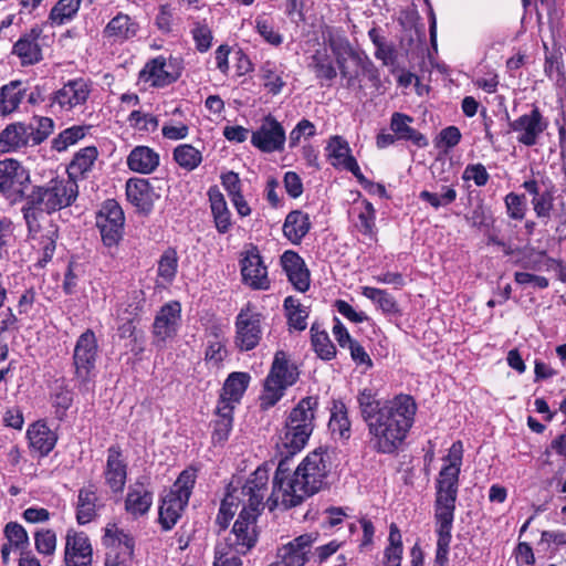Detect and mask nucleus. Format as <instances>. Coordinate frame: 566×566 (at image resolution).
<instances>
[{
	"mask_svg": "<svg viewBox=\"0 0 566 566\" xmlns=\"http://www.w3.org/2000/svg\"><path fill=\"white\" fill-rule=\"evenodd\" d=\"M360 415L368 428L369 447L384 454L396 452L411 429L417 405L409 395L381 401L369 389L359 392Z\"/></svg>",
	"mask_w": 566,
	"mask_h": 566,
	"instance_id": "nucleus-1",
	"label": "nucleus"
},
{
	"mask_svg": "<svg viewBox=\"0 0 566 566\" xmlns=\"http://www.w3.org/2000/svg\"><path fill=\"white\" fill-rule=\"evenodd\" d=\"M326 452L321 449L310 452L291 474L280 461L273 479V489L266 505L272 511L279 505L290 509L300 505L305 499L317 493L328 473Z\"/></svg>",
	"mask_w": 566,
	"mask_h": 566,
	"instance_id": "nucleus-2",
	"label": "nucleus"
},
{
	"mask_svg": "<svg viewBox=\"0 0 566 566\" xmlns=\"http://www.w3.org/2000/svg\"><path fill=\"white\" fill-rule=\"evenodd\" d=\"M463 458V446L455 441L449 448L439 478L434 502V522L437 551L434 566H448V555L451 543V531L454 518L455 501L458 494V480Z\"/></svg>",
	"mask_w": 566,
	"mask_h": 566,
	"instance_id": "nucleus-3",
	"label": "nucleus"
},
{
	"mask_svg": "<svg viewBox=\"0 0 566 566\" xmlns=\"http://www.w3.org/2000/svg\"><path fill=\"white\" fill-rule=\"evenodd\" d=\"M78 195V186L73 178L52 179L43 187H36L23 208L24 219L30 232H38L40 219L71 206Z\"/></svg>",
	"mask_w": 566,
	"mask_h": 566,
	"instance_id": "nucleus-4",
	"label": "nucleus"
},
{
	"mask_svg": "<svg viewBox=\"0 0 566 566\" xmlns=\"http://www.w3.org/2000/svg\"><path fill=\"white\" fill-rule=\"evenodd\" d=\"M317 399L305 397L291 410L277 442V449L286 455L300 452L314 430Z\"/></svg>",
	"mask_w": 566,
	"mask_h": 566,
	"instance_id": "nucleus-5",
	"label": "nucleus"
},
{
	"mask_svg": "<svg viewBox=\"0 0 566 566\" xmlns=\"http://www.w3.org/2000/svg\"><path fill=\"white\" fill-rule=\"evenodd\" d=\"M300 376L297 366L291 361L283 350H277L269 375L264 380V388L261 396L263 408L273 407L284 395L286 388L293 386Z\"/></svg>",
	"mask_w": 566,
	"mask_h": 566,
	"instance_id": "nucleus-6",
	"label": "nucleus"
},
{
	"mask_svg": "<svg viewBox=\"0 0 566 566\" xmlns=\"http://www.w3.org/2000/svg\"><path fill=\"white\" fill-rule=\"evenodd\" d=\"M98 343L95 333L86 329L76 339L73 350L74 379L80 391H88L96 375Z\"/></svg>",
	"mask_w": 566,
	"mask_h": 566,
	"instance_id": "nucleus-7",
	"label": "nucleus"
},
{
	"mask_svg": "<svg viewBox=\"0 0 566 566\" xmlns=\"http://www.w3.org/2000/svg\"><path fill=\"white\" fill-rule=\"evenodd\" d=\"M263 315L252 303L245 304L238 313L234 322V344L242 352L255 348L262 338Z\"/></svg>",
	"mask_w": 566,
	"mask_h": 566,
	"instance_id": "nucleus-8",
	"label": "nucleus"
},
{
	"mask_svg": "<svg viewBox=\"0 0 566 566\" xmlns=\"http://www.w3.org/2000/svg\"><path fill=\"white\" fill-rule=\"evenodd\" d=\"M258 516L256 513L241 511L232 531L223 542L218 543L216 546H226V549L238 555L248 554L258 542Z\"/></svg>",
	"mask_w": 566,
	"mask_h": 566,
	"instance_id": "nucleus-9",
	"label": "nucleus"
},
{
	"mask_svg": "<svg viewBox=\"0 0 566 566\" xmlns=\"http://www.w3.org/2000/svg\"><path fill=\"white\" fill-rule=\"evenodd\" d=\"M181 326V304L170 301L164 304L157 312L153 323V344L158 348H165L172 340Z\"/></svg>",
	"mask_w": 566,
	"mask_h": 566,
	"instance_id": "nucleus-10",
	"label": "nucleus"
},
{
	"mask_svg": "<svg viewBox=\"0 0 566 566\" xmlns=\"http://www.w3.org/2000/svg\"><path fill=\"white\" fill-rule=\"evenodd\" d=\"M328 45L335 55L336 63L343 77L349 82L358 76L359 69L365 67L367 56L356 51L348 39L340 34H329Z\"/></svg>",
	"mask_w": 566,
	"mask_h": 566,
	"instance_id": "nucleus-11",
	"label": "nucleus"
},
{
	"mask_svg": "<svg viewBox=\"0 0 566 566\" xmlns=\"http://www.w3.org/2000/svg\"><path fill=\"white\" fill-rule=\"evenodd\" d=\"M269 471L259 467L248 479L241 490H233L239 494L242 502L241 511H250L260 515L264 507V497L268 494Z\"/></svg>",
	"mask_w": 566,
	"mask_h": 566,
	"instance_id": "nucleus-12",
	"label": "nucleus"
},
{
	"mask_svg": "<svg viewBox=\"0 0 566 566\" xmlns=\"http://www.w3.org/2000/svg\"><path fill=\"white\" fill-rule=\"evenodd\" d=\"M29 180V171L18 160H0V192L9 200L21 199Z\"/></svg>",
	"mask_w": 566,
	"mask_h": 566,
	"instance_id": "nucleus-13",
	"label": "nucleus"
},
{
	"mask_svg": "<svg viewBox=\"0 0 566 566\" xmlns=\"http://www.w3.org/2000/svg\"><path fill=\"white\" fill-rule=\"evenodd\" d=\"M124 212L115 200H106L96 216V226L99 229L105 245L113 247L123 235Z\"/></svg>",
	"mask_w": 566,
	"mask_h": 566,
	"instance_id": "nucleus-14",
	"label": "nucleus"
},
{
	"mask_svg": "<svg viewBox=\"0 0 566 566\" xmlns=\"http://www.w3.org/2000/svg\"><path fill=\"white\" fill-rule=\"evenodd\" d=\"M547 127L548 122L538 107H533L530 113L510 123V128L516 134L517 142L527 147L535 146Z\"/></svg>",
	"mask_w": 566,
	"mask_h": 566,
	"instance_id": "nucleus-15",
	"label": "nucleus"
},
{
	"mask_svg": "<svg viewBox=\"0 0 566 566\" xmlns=\"http://www.w3.org/2000/svg\"><path fill=\"white\" fill-rule=\"evenodd\" d=\"M522 188L532 196V207L537 219L547 224L555 208V187L551 182L545 185L535 178L523 181Z\"/></svg>",
	"mask_w": 566,
	"mask_h": 566,
	"instance_id": "nucleus-16",
	"label": "nucleus"
},
{
	"mask_svg": "<svg viewBox=\"0 0 566 566\" xmlns=\"http://www.w3.org/2000/svg\"><path fill=\"white\" fill-rule=\"evenodd\" d=\"M91 92L92 86L87 80H70L54 93L51 106L61 112H73L86 103Z\"/></svg>",
	"mask_w": 566,
	"mask_h": 566,
	"instance_id": "nucleus-17",
	"label": "nucleus"
},
{
	"mask_svg": "<svg viewBox=\"0 0 566 566\" xmlns=\"http://www.w3.org/2000/svg\"><path fill=\"white\" fill-rule=\"evenodd\" d=\"M285 140L283 126L272 115L265 116L260 127L251 135V144L263 153L282 151Z\"/></svg>",
	"mask_w": 566,
	"mask_h": 566,
	"instance_id": "nucleus-18",
	"label": "nucleus"
},
{
	"mask_svg": "<svg viewBox=\"0 0 566 566\" xmlns=\"http://www.w3.org/2000/svg\"><path fill=\"white\" fill-rule=\"evenodd\" d=\"M316 533L302 534L277 549V566H304L310 558Z\"/></svg>",
	"mask_w": 566,
	"mask_h": 566,
	"instance_id": "nucleus-19",
	"label": "nucleus"
},
{
	"mask_svg": "<svg viewBox=\"0 0 566 566\" xmlns=\"http://www.w3.org/2000/svg\"><path fill=\"white\" fill-rule=\"evenodd\" d=\"M93 548L88 536L75 528L65 534L64 563L66 566H92Z\"/></svg>",
	"mask_w": 566,
	"mask_h": 566,
	"instance_id": "nucleus-20",
	"label": "nucleus"
},
{
	"mask_svg": "<svg viewBox=\"0 0 566 566\" xmlns=\"http://www.w3.org/2000/svg\"><path fill=\"white\" fill-rule=\"evenodd\" d=\"M241 274L244 284L253 290L270 289L268 268L255 247L245 251L241 260Z\"/></svg>",
	"mask_w": 566,
	"mask_h": 566,
	"instance_id": "nucleus-21",
	"label": "nucleus"
},
{
	"mask_svg": "<svg viewBox=\"0 0 566 566\" xmlns=\"http://www.w3.org/2000/svg\"><path fill=\"white\" fill-rule=\"evenodd\" d=\"M153 502V491L144 482L137 480L127 489L124 509L133 520H139L148 514Z\"/></svg>",
	"mask_w": 566,
	"mask_h": 566,
	"instance_id": "nucleus-22",
	"label": "nucleus"
},
{
	"mask_svg": "<svg viewBox=\"0 0 566 566\" xmlns=\"http://www.w3.org/2000/svg\"><path fill=\"white\" fill-rule=\"evenodd\" d=\"M104 478L112 492L118 493L124 490L127 480V461L118 446L107 449Z\"/></svg>",
	"mask_w": 566,
	"mask_h": 566,
	"instance_id": "nucleus-23",
	"label": "nucleus"
},
{
	"mask_svg": "<svg viewBox=\"0 0 566 566\" xmlns=\"http://www.w3.org/2000/svg\"><path fill=\"white\" fill-rule=\"evenodd\" d=\"M171 64L164 56H157L146 63L139 72V82L151 87H165L178 77L170 71Z\"/></svg>",
	"mask_w": 566,
	"mask_h": 566,
	"instance_id": "nucleus-24",
	"label": "nucleus"
},
{
	"mask_svg": "<svg viewBox=\"0 0 566 566\" xmlns=\"http://www.w3.org/2000/svg\"><path fill=\"white\" fill-rule=\"evenodd\" d=\"M126 196L128 201L138 210L148 212L158 199L149 180L144 178H130L126 182Z\"/></svg>",
	"mask_w": 566,
	"mask_h": 566,
	"instance_id": "nucleus-25",
	"label": "nucleus"
},
{
	"mask_svg": "<svg viewBox=\"0 0 566 566\" xmlns=\"http://www.w3.org/2000/svg\"><path fill=\"white\" fill-rule=\"evenodd\" d=\"M281 264L289 281L300 291L305 292L310 287V271L304 260L294 251H285L281 256Z\"/></svg>",
	"mask_w": 566,
	"mask_h": 566,
	"instance_id": "nucleus-26",
	"label": "nucleus"
},
{
	"mask_svg": "<svg viewBox=\"0 0 566 566\" xmlns=\"http://www.w3.org/2000/svg\"><path fill=\"white\" fill-rule=\"evenodd\" d=\"M42 29L34 27L14 43L12 53L20 59L22 65H32L41 61L42 50L39 44Z\"/></svg>",
	"mask_w": 566,
	"mask_h": 566,
	"instance_id": "nucleus-27",
	"label": "nucleus"
},
{
	"mask_svg": "<svg viewBox=\"0 0 566 566\" xmlns=\"http://www.w3.org/2000/svg\"><path fill=\"white\" fill-rule=\"evenodd\" d=\"M250 380L251 376L248 373H231L223 384L217 406L227 405L234 410L247 391Z\"/></svg>",
	"mask_w": 566,
	"mask_h": 566,
	"instance_id": "nucleus-28",
	"label": "nucleus"
},
{
	"mask_svg": "<svg viewBox=\"0 0 566 566\" xmlns=\"http://www.w3.org/2000/svg\"><path fill=\"white\" fill-rule=\"evenodd\" d=\"M127 166L132 171L148 175L157 169L160 157L148 146H136L127 156Z\"/></svg>",
	"mask_w": 566,
	"mask_h": 566,
	"instance_id": "nucleus-29",
	"label": "nucleus"
},
{
	"mask_svg": "<svg viewBox=\"0 0 566 566\" xmlns=\"http://www.w3.org/2000/svg\"><path fill=\"white\" fill-rule=\"evenodd\" d=\"M27 438L30 448L38 451L41 455H48L56 443L55 433L48 427L44 421H36L29 426Z\"/></svg>",
	"mask_w": 566,
	"mask_h": 566,
	"instance_id": "nucleus-30",
	"label": "nucleus"
},
{
	"mask_svg": "<svg viewBox=\"0 0 566 566\" xmlns=\"http://www.w3.org/2000/svg\"><path fill=\"white\" fill-rule=\"evenodd\" d=\"M310 229V217L301 210L291 211L283 223V234L293 244H300Z\"/></svg>",
	"mask_w": 566,
	"mask_h": 566,
	"instance_id": "nucleus-31",
	"label": "nucleus"
},
{
	"mask_svg": "<svg viewBox=\"0 0 566 566\" xmlns=\"http://www.w3.org/2000/svg\"><path fill=\"white\" fill-rule=\"evenodd\" d=\"M208 197L217 230L220 233L228 232L232 227V221L224 196L217 187H211L208 190Z\"/></svg>",
	"mask_w": 566,
	"mask_h": 566,
	"instance_id": "nucleus-32",
	"label": "nucleus"
},
{
	"mask_svg": "<svg viewBox=\"0 0 566 566\" xmlns=\"http://www.w3.org/2000/svg\"><path fill=\"white\" fill-rule=\"evenodd\" d=\"M412 122L413 119L406 114L394 113L390 119V129L397 139L410 140L419 147L427 146L426 137L410 126Z\"/></svg>",
	"mask_w": 566,
	"mask_h": 566,
	"instance_id": "nucleus-33",
	"label": "nucleus"
},
{
	"mask_svg": "<svg viewBox=\"0 0 566 566\" xmlns=\"http://www.w3.org/2000/svg\"><path fill=\"white\" fill-rule=\"evenodd\" d=\"M27 96V87L21 81H12L1 87L0 115L6 116L18 109Z\"/></svg>",
	"mask_w": 566,
	"mask_h": 566,
	"instance_id": "nucleus-34",
	"label": "nucleus"
},
{
	"mask_svg": "<svg viewBox=\"0 0 566 566\" xmlns=\"http://www.w3.org/2000/svg\"><path fill=\"white\" fill-rule=\"evenodd\" d=\"M31 144L27 124L13 123L0 134V147L3 151L15 150Z\"/></svg>",
	"mask_w": 566,
	"mask_h": 566,
	"instance_id": "nucleus-35",
	"label": "nucleus"
},
{
	"mask_svg": "<svg viewBox=\"0 0 566 566\" xmlns=\"http://www.w3.org/2000/svg\"><path fill=\"white\" fill-rule=\"evenodd\" d=\"M188 501L168 493L159 507V522L164 530L172 528L181 516Z\"/></svg>",
	"mask_w": 566,
	"mask_h": 566,
	"instance_id": "nucleus-36",
	"label": "nucleus"
},
{
	"mask_svg": "<svg viewBox=\"0 0 566 566\" xmlns=\"http://www.w3.org/2000/svg\"><path fill=\"white\" fill-rule=\"evenodd\" d=\"M138 24L125 13L119 12L105 27L104 33L107 38L115 40H128L136 35Z\"/></svg>",
	"mask_w": 566,
	"mask_h": 566,
	"instance_id": "nucleus-37",
	"label": "nucleus"
},
{
	"mask_svg": "<svg viewBox=\"0 0 566 566\" xmlns=\"http://www.w3.org/2000/svg\"><path fill=\"white\" fill-rule=\"evenodd\" d=\"M97 156L98 151L94 146H88L78 150L69 165L67 178H73L76 181V178L84 177L85 174L94 166Z\"/></svg>",
	"mask_w": 566,
	"mask_h": 566,
	"instance_id": "nucleus-38",
	"label": "nucleus"
},
{
	"mask_svg": "<svg viewBox=\"0 0 566 566\" xmlns=\"http://www.w3.org/2000/svg\"><path fill=\"white\" fill-rule=\"evenodd\" d=\"M104 541L107 545L118 548L116 555L125 558L133 557L135 547L134 538L123 530H119L115 524L108 525L105 528Z\"/></svg>",
	"mask_w": 566,
	"mask_h": 566,
	"instance_id": "nucleus-39",
	"label": "nucleus"
},
{
	"mask_svg": "<svg viewBox=\"0 0 566 566\" xmlns=\"http://www.w3.org/2000/svg\"><path fill=\"white\" fill-rule=\"evenodd\" d=\"M284 70L274 62L266 61L260 67V78L266 91L273 95H277L285 86Z\"/></svg>",
	"mask_w": 566,
	"mask_h": 566,
	"instance_id": "nucleus-40",
	"label": "nucleus"
},
{
	"mask_svg": "<svg viewBox=\"0 0 566 566\" xmlns=\"http://www.w3.org/2000/svg\"><path fill=\"white\" fill-rule=\"evenodd\" d=\"M83 0H59L51 9L48 21L52 27H61L72 21Z\"/></svg>",
	"mask_w": 566,
	"mask_h": 566,
	"instance_id": "nucleus-41",
	"label": "nucleus"
},
{
	"mask_svg": "<svg viewBox=\"0 0 566 566\" xmlns=\"http://www.w3.org/2000/svg\"><path fill=\"white\" fill-rule=\"evenodd\" d=\"M361 295L370 300L386 315L400 314L397 301L386 290L371 286H364L361 287Z\"/></svg>",
	"mask_w": 566,
	"mask_h": 566,
	"instance_id": "nucleus-42",
	"label": "nucleus"
},
{
	"mask_svg": "<svg viewBox=\"0 0 566 566\" xmlns=\"http://www.w3.org/2000/svg\"><path fill=\"white\" fill-rule=\"evenodd\" d=\"M217 419L213 421L212 441L213 443L223 444L232 430L233 409L227 405L217 406Z\"/></svg>",
	"mask_w": 566,
	"mask_h": 566,
	"instance_id": "nucleus-43",
	"label": "nucleus"
},
{
	"mask_svg": "<svg viewBox=\"0 0 566 566\" xmlns=\"http://www.w3.org/2000/svg\"><path fill=\"white\" fill-rule=\"evenodd\" d=\"M96 493L88 489H81L76 503V521L81 525H85L93 521L96 516Z\"/></svg>",
	"mask_w": 566,
	"mask_h": 566,
	"instance_id": "nucleus-44",
	"label": "nucleus"
},
{
	"mask_svg": "<svg viewBox=\"0 0 566 566\" xmlns=\"http://www.w3.org/2000/svg\"><path fill=\"white\" fill-rule=\"evenodd\" d=\"M178 270V254L174 248H168L163 252L158 260L157 276L158 281L163 284H170L177 274Z\"/></svg>",
	"mask_w": 566,
	"mask_h": 566,
	"instance_id": "nucleus-45",
	"label": "nucleus"
},
{
	"mask_svg": "<svg viewBox=\"0 0 566 566\" xmlns=\"http://www.w3.org/2000/svg\"><path fill=\"white\" fill-rule=\"evenodd\" d=\"M352 213L357 217V221L355 222V227L364 234L371 235L375 230V209L373 205L363 200L360 202L355 203L352 209Z\"/></svg>",
	"mask_w": 566,
	"mask_h": 566,
	"instance_id": "nucleus-46",
	"label": "nucleus"
},
{
	"mask_svg": "<svg viewBox=\"0 0 566 566\" xmlns=\"http://www.w3.org/2000/svg\"><path fill=\"white\" fill-rule=\"evenodd\" d=\"M328 428L334 437L348 439L350 436V422L346 407L343 402H335L332 409Z\"/></svg>",
	"mask_w": 566,
	"mask_h": 566,
	"instance_id": "nucleus-47",
	"label": "nucleus"
},
{
	"mask_svg": "<svg viewBox=\"0 0 566 566\" xmlns=\"http://www.w3.org/2000/svg\"><path fill=\"white\" fill-rule=\"evenodd\" d=\"M458 192L453 186H441L439 191L422 190L419 193L420 200L438 210L448 207L455 201Z\"/></svg>",
	"mask_w": 566,
	"mask_h": 566,
	"instance_id": "nucleus-48",
	"label": "nucleus"
},
{
	"mask_svg": "<svg viewBox=\"0 0 566 566\" xmlns=\"http://www.w3.org/2000/svg\"><path fill=\"white\" fill-rule=\"evenodd\" d=\"M312 334V346L317 354L324 360H331L336 355V348L332 343L328 334L321 329L317 324H313L311 327Z\"/></svg>",
	"mask_w": 566,
	"mask_h": 566,
	"instance_id": "nucleus-49",
	"label": "nucleus"
},
{
	"mask_svg": "<svg viewBox=\"0 0 566 566\" xmlns=\"http://www.w3.org/2000/svg\"><path fill=\"white\" fill-rule=\"evenodd\" d=\"M175 161L184 169L191 171L202 161L201 151L190 144H182L174 150Z\"/></svg>",
	"mask_w": 566,
	"mask_h": 566,
	"instance_id": "nucleus-50",
	"label": "nucleus"
},
{
	"mask_svg": "<svg viewBox=\"0 0 566 566\" xmlns=\"http://www.w3.org/2000/svg\"><path fill=\"white\" fill-rule=\"evenodd\" d=\"M31 145H40L53 132L54 123L50 117L34 116L29 124H27Z\"/></svg>",
	"mask_w": 566,
	"mask_h": 566,
	"instance_id": "nucleus-51",
	"label": "nucleus"
},
{
	"mask_svg": "<svg viewBox=\"0 0 566 566\" xmlns=\"http://www.w3.org/2000/svg\"><path fill=\"white\" fill-rule=\"evenodd\" d=\"M326 151L334 167H343L347 159L353 157L348 143L340 136H334L329 139Z\"/></svg>",
	"mask_w": 566,
	"mask_h": 566,
	"instance_id": "nucleus-52",
	"label": "nucleus"
},
{
	"mask_svg": "<svg viewBox=\"0 0 566 566\" xmlns=\"http://www.w3.org/2000/svg\"><path fill=\"white\" fill-rule=\"evenodd\" d=\"M88 126L75 125L61 132L53 140L52 148L56 151H64L85 137Z\"/></svg>",
	"mask_w": 566,
	"mask_h": 566,
	"instance_id": "nucleus-53",
	"label": "nucleus"
},
{
	"mask_svg": "<svg viewBox=\"0 0 566 566\" xmlns=\"http://www.w3.org/2000/svg\"><path fill=\"white\" fill-rule=\"evenodd\" d=\"M284 307L287 312L289 324L297 331H304L307 326L308 312L298 300L289 296L284 301Z\"/></svg>",
	"mask_w": 566,
	"mask_h": 566,
	"instance_id": "nucleus-54",
	"label": "nucleus"
},
{
	"mask_svg": "<svg viewBox=\"0 0 566 566\" xmlns=\"http://www.w3.org/2000/svg\"><path fill=\"white\" fill-rule=\"evenodd\" d=\"M389 545L385 549V566H400L402 557L401 534L396 524L390 525Z\"/></svg>",
	"mask_w": 566,
	"mask_h": 566,
	"instance_id": "nucleus-55",
	"label": "nucleus"
},
{
	"mask_svg": "<svg viewBox=\"0 0 566 566\" xmlns=\"http://www.w3.org/2000/svg\"><path fill=\"white\" fill-rule=\"evenodd\" d=\"M197 479V470L192 467L185 469L174 483L169 493L189 502Z\"/></svg>",
	"mask_w": 566,
	"mask_h": 566,
	"instance_id": "nucleus-56",
	"label": "nucleus"
},
{
	"mask_svg": "<svg viewBox=\"0 0 566 566\" xmlns=\"http://www.w3.org/2000/svg\"><path fill=\"white\" fill-rule=\"evenodd\" d=\"M127 120L135 130L147 134L156 132L159 125L156 116L139 109L133 111Z\"/></svg>",
	"mask_w": 566,
	"mask_h": 566,
	"instance_id": "nucleus-57",
	"label": "nucleus"
},
{
	"mask_svg": "<svg viewBox=\"0 0 566 566\" xmlns=\"http://www.w3.org/2000/svg\"><path fill=\"white\" fill-rule=\"evenodd\" d=\"M255 30L260 36L271 45L279 46L283 42V35L277 32L273 21L265 15L256 17Z\"/></svg>",
	"mask_w": 566,
	"mask_h": 566,
	"instance_id": "nucleus-58",
	"label": "nucleus"
},
{
	"mask_svg": "<svg viewBox=\"0 0 566 566\" xmlns=\"http://www.w3.org/2000/svg\"><path fill=\"white\" fill-rule=\"evenodd\" d=\"M4 536L10 546L23 552L29 546V536L24 527L15 522H10L4 527Z\"/></svg>",
	"mask_w": 566,
	"mask_h": 566,
	"instance_id": "nucleus-59",
	"label": "nucleus"
},
{
	"mask_svg": "<svg viewBox=\"0 0 566 566\" xmlns=\"http://www.w3.org/2000/svg\"><path fill=\"white\" fill-rule=\"evenodd\" d=\"M227 356V349L223 339L216 333L208 340L206 349V360L212 367H219Z\"/></svg>",
	"mask_w": 566,
	"mask_h": 566,
	"instance_id": "nucleus-60",
	"label": "nucleus"
},
{
	"mask_svg": "<svg viewBox=\"0 0 566 566\" xmlns=\"http://www.w3.org/2000/svg\"><path fill=\"white\" fill-rule=\"evenodd\" d=\"M191 34L199 52H207L211 48L212 31L205 21L193 22Z\"/></svg>",
	"mask_w": 566,
	"mask_h": 566,
	"instance_id": "nucleus-61",
	"label": "nucleus"
},
{
	"mask_svg": "<svg viewBox=\"0 0 566 566\" xmlns=\"http://www.w3.org/2000/svg\"><path fill=\"white\" fill-rule=\"evenodd\" d=\"M504 203L506 208L507 216L513 220H523L527 206L524 195H518L515 192H510L504 198Z\"/></svg>",
	"mask_w": 566,
	"mask_h": 566,
	"instance_id": "nucleus-62",
	"label": "nucleus"
},
{
	"mask_svg": "<svg viewBox=\"0 0 566 566\" xmlns=\"http://www.w3.org/2000/svg\"><path fill=\"white\" fill-rule=\"evenodd\" d=\"M234 504H242L241 497L239 496V494L235 493L234 491L227 493V495L224 496V499L221 502L219 513L216 518V523L221 528H227L230 521L232 520L233 513L228 511V506L234 505Z\"/></svg>",
	"mask_w": 566,
	"mask_h": 566,
	"instance_id": "nucleus-63",
	"label": "nucleus"
},
{
	"mask_svg": "<svg viewBox=\"0 0 566 566\" xmlns=\"http://www.w3.org/2000/svg\"><path fill=\"white\" fill-rule=\"evenodd\" d=\"M34 545L39 554L52 555L56 548V535L51 530H42L34 535Z\"/></svg>",
	"mask_w": 566,
	"mask_h": 566,
	"instance_id": "nucleus-64",
	"label": "nucleus"
}]
</instances>
